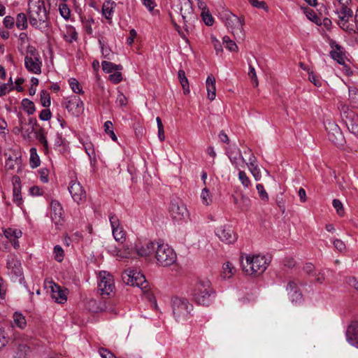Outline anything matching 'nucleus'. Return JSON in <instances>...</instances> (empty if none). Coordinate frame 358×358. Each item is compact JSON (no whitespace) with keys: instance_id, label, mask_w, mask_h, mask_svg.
<instances>
[{"instance_id":"f257e3e1","label":"nucleus","mask_w":358,"mask_h":358,"mask_svg":"<svg viewBox=\"0 0 358 358\" xmlns=\"http://www.w3.org/2000/svg\"><path fill=\"white\" fill-rule=\"evenodd\" d=\"M267 265L266 258L261 255H248L246 257L245 262H242L244 273L255 276L262 274L266 271Z\"/></svg>"},{"instance_id":"f03ea898","label":"nucleus","mask_w":358,"mask_h":358,"mask_svg":"<svg viewBox=\"0 0 358 358\" xmlns=\"http://www.w3.org/2000/svg\"><path fill=\"white\" fill-rule=\"evenodd\" d=\"M213 293L214 292L209 280L200 281L195 286L193 299L199 305H208Z\"/></svg>"},{"instance_id":"7ed1b4c3","label":"nucleus","mask_w":358,"mask_h":358,"mask_svg":"<svg viewBox=\"0 0 358 358\" xmlns=\"http://www.w3.org/2000/svg\"><path fill=\"white\" fill-rule=\"evenodd\" d=\"M29 17L30 23L33 25L45 22L47 13L43 0L31 1L29 3Z\"/></svg>"},{"instance_id":"20e7f679","label":"nucleus","mask_w":358,"mask_h":358,"mask_svg":"<svg viewBox=\"0 0 358 358\" xmlns=\"http://www.w3.org/2000/svg\"><path fill=\"white\" fill-rule=\"evenodd\" d=\"M155 257L157 264L162 266H171L176 261V254L174 250L164 243L158 245Z\"/></svg>"},{"instance_id":"39448f33","label":"nucleus","mask_w":358,"mask_h":358,"mask_svg":"<svg viewBox=\"0 0 358 358\" xmlns=\"http://www.w3.org/2000/svg\"><path fill=\"white\" fill-rule=\"evenodd\" d=\"M122 280L127 285L131 286H137L144 292H148V283L143 274L140 271L131 270L125 271L122 273Z\"/></svg>"},{"instance_id":"423d86ee","label":"nucleus","mask_w":358,"mask_h":358,"mask_svg":"<svg viewBox=\"0 0 358 358\" xmlns=\"http://www.w3.org/2000/svg\"><path fill=\"white\" fill-rule=\"evenodd\" d=\"M193 306L186 299L175 296L172 299V309L174 317L177 320L187 318Z\"/></svg>"},{"instance_id":"0eeeda50","label":"nucleus","mask_w":358,"mask_h":358,"mask_svg":"<svg viewBox=\"0 0 358 358\" xmlns=\"http://www.w3.org/2000/svg\"><path fill=\"white\" fill-rule=\"evenodd\" d=\"M324 126L327 131L329 141H331L338 148L343 147L345 140L338 124L331 120L327 119L324 121Z\"/></svg>"},{"instance_id":"6e6552de","label":"nucleus","mask_w":358,"mask_h":358,"mask_svg":"<svg viewBox=\"0 0 358 358\" xmlns=\"http://www.w3.org/2000/svg\"><path fill=\"white\" fill-rule=\"evenodd\" d=\"M169 213L171 217L176 221L183 220L189 216L185 204L179 198H173L171 200Z\"/></svg>"},{"instance_id":"1a4fd4ad","label":"nucleus","mask_w":358,"mask_h":358,"mask_svg":"<svg viewBox=\"0 0 358 358\" xmlns=\"http://www.w3.org/2000/svg\"><path fill=\"white\" fill-rule=\"evenodd\" d=\"M226 24L233 35L236 38L243 37V24L244 20L231 13L229 14L226 18Z\"/></svg>"},{"instance_id":"9d476101","label":"nucleus","mask_w":358,"mask_h":358,"mask_svg":"<svg viewBox=\"0 0 358 358\" xmlns=\"http://www.w3.org/2000/svg\"><path fill=\"white\" fill-rule=\"evenodd\" d=\"M99 289L102 296H109L115 288L113 276L106 271L99 273Z\"/></svg>"},{"instance_id":"9b49d317","label":"nucleus","mask_w":358,"mask_h":358,"mask_svg":"<svg viewBox=\"0 0 358 358\" xmlns=\"http://www.w3.org/2000/svg\"><path fill=\"white\" fill-rule=\"evenodd\" d=\"M342 120L345 122L349 131L358 138V117L352 110H345L341 114Z\"/></svg>"},{"instance_id":"f8f14e48","label":"nucleus","mask_w":358,"mask_h":358,"mask_svg":"<svg viewBox=\"0 0 358 358\" xmlns=\"http://www.w3.org/2000/svg\"><path fill=\"white\" fill-rule=\"evenodd\" d=\"M69 191L74 201L78 203L85 201L87 199L85 190L80 183L76 180L70 182Z\"/></svg>"},{"instance_id":"ddd939ff","label":"nucleus","mask_w":358,"mask_h":358,"mask_svg":"<svg viewBox=\"0 0 358 358\" xmlns=\"http://www.w3.org/2000/svg\"><path fill=\"white\" fill-rule=\"evenodd\" d=\"M216 235L222 242L227 244H232L237 239L236 234L234 232L233 229L227 225L217 228Z\"/></svg>"},{"instance_id":"4468645a","label":"nucleus","mask_w":358,"mask_h":358,"mask_svg":"<svg viewBox=\"0 0 358 358\" xmlns=\"http://www.w3.org/2000/svg\"><path fill=\"white\" fill-rule=\"evenodd\" d=\"M65 107L73 115L79 116L83 110V101L78 96H73L65 103Z\"/></svg>"},{"instance_id":"2eb2a0df","label":"nucleus","mask_w":358,"mask_h":358,"mask_svg":"<svg viewBox=\"0 0 358 358\" xmlns=\"http://www.w3.org/2000/svg\"><path fill=\"white\" fill-rule=\"evenodd\" d=\"M63 209L60 203L55 200L52 201L50 204V217L56 225L62 224L64 221Z\"/></svg>"},{"instance_id":"dca6fc26","label":"nucleus","mask_w":358,"mask_h":358,"mask_svg":"<svg viewBox=\"0 0 358 358\" xmlns=\"http://www.w3.org/2000/svg\"><path fill=\"white\" fill-rule=\"evenodd\" d=\"M110 222L113 229V235L117 241L122 242L125 240V233L122 227H120V222L115 215H110Z\"/></svg>"},{"instance_id":"f3484780","label":"nucleus","mask_w":358,"mask_h":358,"mask_svg":"<svg viewBox=\"0 0 358 358\" xmlns=\"http://www.w3.org/2000/svg\"><path fill=\"white\" fill-rule=\"evenodd\" d=\"M52 290V296L59 303H64L67 300L66 289H62L59 285L52 282L50 286Z\"/></svg>"},{"instance_id":"a211bd4d","label":"nucleus","mask_w":358,"mask_h":358,"mask_svg":"<svg viewBox=\"0 0 358 358\" xmlns=\"http://www.w3.org/2000/svg\"><path fill=\"white\" fill-rule=\"evenodd\" d=\"M25 67L29 72L35 74L41 73L42 62L40 57L24 58Z\"/></svg>"},{"instance_id":"6ab92c4d","label":"nucleus","mask_w":358,"mask_h":358,"mask_svg":"<svg viewBox=\"0 0 358 358\" xmlns=\"http://www.w3.org/2000/svg\"><path fill=\"white\" fill-rule=\"evenodd\" d=\"M4 235L15 249L19 248L20 244L17 239L22 236V231L20 230L8 228L4 231Z\"/></svg>"},{"instance_id":"aec40b11","label":"nucleus","mask_w":358,"mask_h":358,"mask_svg":"<svg viewBox=\"0 0 358 358\" xmlns=\"http://www.w3.org/2000/svg\"><path fill=\"white\" fill-rule=\"evenodd\" d=\"M348 341L352 345L358 347V323L350 324L346 332Z\"/></svg>"},{"instance_id":"412c9836","label":"nucleus","mask_w":358,"mask_h":358,"mask_svg":"<svg viewBox=\"0 0 358 358\" xmlns=\"http://www.w3.org/2000/svg\"><path fill=\"white\" fill-rule=\"evenodd\" d=\"M13 180V200L17 206H20L22 203V197L20 178L14 177Z\"/></svg>"},{"instance_id":"4be33fe9","label":"nucleus","mask_w":358,"mask_h":358,"mask_svg":"<svg viewBox=\"0 0 358 358\" xmlns=\"http://www.w3.org/2000/svg\"><path fill=\"white\" fill-rule=\"evenodd\" d=\"M155 249V245L152 242L146 241L141 245H136L137 254L141 257H148L151 255Z\"/></svg>"},{"instance_id":"5701e85b","label":"nucleus","mask_w":358,"mask_h":358,"mask_svg":"<svg viewBox=\"0 0 358 358\" xmlns=\"http://www.w3.org/2000/svg\"><path fill=\"white\" fill-rule=\"evenodd\" d=\"M215 78L213 75H209L206 79L207 97L210 101H213L216 96Z\"/></svg>"},{"instance_id":"b1692460","label":"nucleus","mask_w":358,"mask_h":358,"mask_svg":"<svg viewBox=\"0 0 358 358\" xmlns=\"http://www.w3.org/2000/svg\"><path fill=\"white\" fill-rule=\"evenodd\" d=\"M13 321L11 323L13 327H17L20 329H24L27 325V321L23 315L20 313L15 312L13 316Z\"/></svg>"},{"instance_id":"393cba45","label":"nucleus","mask_w":358,"mask_h":358,"mask_svg":"<svg viewBox=\"0 0 358 358\" xmlns=\"http://www.w3.org/2000/svg\"><path fill=\"white\" fill-rule=\"evenodd\" d=\"M236 273L235 267L229 262L223 264L221 276L224 279L231 278Z\"/></svg>"},{"instance_id":"a878e982","label":"nucleus","mask_w":358,"mask_h":358,"mask_svg":"<svg viewBox=\"0 0 358 358\" xmlns=\"http://www.w3.org/2000/svg\"><path fill=\"white\" fill-rule=\"evenodd\" d=\"M115 6V3L113 1H106L102 6V13L108 20L111 18V15Z\"/></svg>"},{"instance_id":"bb28decb","label":"nucleus","mask_w":358,"mask_h":358,"mask_svg":"<svg viewBox=\"0 0 358 358\" xmlns=\"http://www.w3.org/2000/svg\"><path fill=\"white\" fill-rule=\"evenodd\" d=\"M113 255L119 259L130 258L131 257L130 249L125 246H123L122 248L115 249L113 251Z\"/></svg>"},{"instance_id":"cd10ccee","label":"nucleus","mask_w":358,"mask_h":358,"mask_svg":"<svg viewBox=\"0 0 358 358\" xmlns=\"http://www.w3.org/2000/svg\"><path fill=\"white\" fill-rule=\"evenodd\" d=\"M178 78L182 85L183 93L185 94H187L189 93V81L185 76V72L184 70H179L178 71Z\"/></svg>"},{"instance_id":"c85d7f7f","label":"nucleus","mask_w":358,"mask_h":358,"mask_svg":"<svg viewBox=\"0 0 358 358\" xmlns=\"http://www.w3.org/2000/svg\"><path fill=\"white\" fill-rule=\"evenodd\" d=\"M296 261L293 257H285L282 261L283 271L292 270L296 266Z\"/></svg>"},{"instance_id":"c756f323","label":"nucleus","mask_w":358,"mask_h":358,"mask_svg":"<svg viewBox=\"0 0 358 358\" xmlns=\"http://www.w3.org/2000/svg\"><path fill=\"white\" fill-rule=\"evenodd\" d=\"M102 69L106 73H111L114 71H120L122 69V66L120 64H115L112 62L103 61L101 64Z\"/></svg>"},{"instance_id":"7c9ffc66","label":"nucleus","mask_w":358,"mask_h":358,"mask_svg":"<svg viewBox=\"0 0 358 358\" xmlns=\"http://www.w3.org/2000/svg\"><path fill=\"white\" fill-rule=\"evenodd\" d=\"M339 13V18L342 22L348 21L352 16V10L346 4L341 5Z\"/></svg>"},{"instance_id":"2f4dec72","label":"nucleus","mask_w":358,"mask_h":358,"mask_svg":"<svg viewBox=\"0 0 358 358\" xmlns=\"http://www.w3.org/2000/svg\"><path fill=\"white\" fill-rule=\"evenodd\" d=\"M234 203L238 204V207L242 211L248 210L250 206V199L245 195L241 196V201L239 203L238 202V199L236 198H234Z\"/></svg>"},{"instance_id":"473e14b6","label":"nucleus","mask_w":358,"mask_h":358,"mask_svg":"<svg viewBox=\"0 0 358 358\" xmlns=\"http://www.w3.org/2000/svg\"><path fill=\"white\" fill-rule=\"evenodd\" d=\"M336 50H331L330 55L331 57L336 60L340 64H344L345 59L343 54L340 52L341 46L339 45H336Z\"/></svg>"},{"instance_id":"72a5a7b5","label":"nucleus","mask_w":358,"mask_h":358,"mask_svg":"<svg viewBox=\"0 0 358 358\" xmlns=\"http://www.w3.org/2000/svg\"><path fill=\"white\" fill-rule=\"evenodd\" d=\"M201 199L202 203L205 206H209L212 203V195L210 194L208 188L205 187L202 189L201 193Z\"/></svg>"},{"instance_id":"f704fd0d","label":"nucleus","mask_w":358,"mask_h":358,"mask_svg":"<svg viewBox=\"0 0 358 358\" xmlns=\"http://www.w3.org/2000/svg\"><path fill=\"white\" fill-rule=\"evenodd\" d=\"M223 43L225 44V48L231 52H238V48L236 43L230 39L228 36H225L222 38Z\"/></svg>"},{"instance_id":"c9c22d12","label":"nucleus","mask_w":358,"mask_h":358,"mask_svg":"<svg viewBox=\"0 0 358 358\" xmlns=\"http://www.w3.org/2000/svg\"><path fill=\"white\" fill-rule=\"evenodd\" d=\"M20 164V158L15 157V158H13L12 157H8L6 159L5 167L6 170H14L16 166H18Z\"/></svg>"},{"instance_id":"e433bc0d","label":"nucleus","mask_w":358,"mask_h":358,"mask_svg":"<svg viewBox=\"0 0 358 358\" xmlns=\"http://www.w3.org/2000/svg\"><path fill=\"white\" fill-rule=\"evenodd\" d=\"M40 164V159L34 148L30 150V165L32 168H36Z\"/></svg>"},{"instance_id":"4c0bfd02","label":"nucleus","mask_w":358,"mask_h":358,"mask_svg":"<svg viewBox=\"0 0 358 358\" xmlns=\"http://www.w3.org/2000/svg\"><path fill=\"white\" fill-rule=\"evenodd\" d=\"M16 26L21 30H24L27 27V16L24 13H20L17 16Z\"/></svg>"},{"instance_id":"58836bf2","label":"nucleus","mask_w":358,"mask_h":358,"mask_svg":"<svg viewBox=\"0 0 358 358\" xmlns=\"http://www.w3.org/2000/svg\"><path fill=\"white\" fill-rule=\"evenodd\" d=\"M22 104L24 109L27 111V113L29 115H31L35 112V106L31 101L27 99H24L22 100Z\"/></svg>"},{"instance_id":"ea45409f","label":"nucleus","mask_w":358,"mask_h":358,"mask_svg":"<svg viewBox=\"0 0 358 358\" xmlns=\"http://www.w3.org/2000/svg\"><path fill=\"white\" fill-rule=\"evenodd\" d=\"M257 190L259 194V196L262 201L267 202L269 199L268 194L266 192L264 186L261 184H257L256 186Z\"/></svg>"},{"instance_id":"a19ab883","label":"nucleus","mask_w":358,"mask_h":358,"mask_svg":"<svg viewBox=\"0 0 358 358\" xmlns=\"http://www.w3.org/2000/svg\"><path fill=\"white\" fill-rule=\"evenodd\" d=\"M250 163H249V167L250 169V171L252 174L253 175L255 179L256 180H259L261 178V173L259 169L257 167V165H255V164L252 162V159H250Z\"/></svg>"},{"instance_id":"79ce46f5","label":"nucleus","mask_w":358,"mask_h":358,"mask_svg":"<svg viewBox=\"0 0 358 358\" xmlns=\"http://www.w3.org/2000/svg\"><path fill=\"white\" fill-rule=\"evenodd\" d=\"M41 103L43 107H48L50 105V96L45 90L41 92Z\"/></svg>"},{"instance_id":"37998d69","label":"nucleus","mask_w":358,"mask_h":358,"mask_svg":"<svg viewBox=\"0 0 358 358\" xmlns=\"http://www.w3.org/2000/svg\"><path fill=\"white\" fill-rule=\"evenodd\" d=\"M69 85L72 90L77 94H83V92L80 86L79 82L76 78H71L69 80Z\"/></svg>"},{"instance_id":"c03bdc74","label":"nucleus","mask_w":358,"mask_h":358,"mask_svg":"<svg viewBox=\"0 0 358 358\" xmlns=\"http://www.w3.org/2000/svg\"><path fill=\"white\" fill-rule=\"evenodd\" d=\"M186 5L187 6V7H189V11L187 13H182V8L180 9V14H181V17L183 20V22H184V28L187 31H188V28H187V25L186 24V22H187V18L188 19H191L193 16V13L191 10V8L189 7V4L188 3H186Z\"/></svg>"},{"instance_id":"a18cd8bd","label":"nucleus","mask_w":358,"mask_h":358,"mask_svg":"<svg viewBox=\"0 0 358 358\" xmlns=\"http://www.w3.org/2000/svg\"><path fill=\"white\" fill-rule=\"evenodd\" d=\"M332 204H333V206L336 210L338 215L339 216H343L345 214V210H344V208H343V206L341 201L338 199H335L333 200Z\"/></svg>"},{"instance_id":"49530a36","label":"nucleus","mask_w":358,"mask_h":358,"mask_svg":"<svg viewBox=\"0 0 358 358\" xmlns=\"http://www.w3.org/2000/svg\"><path fill=\"white\" fill-rule=\"evenodd\" d=\"M238 178L241 180L242 185L245 187H248L250 186L251 182L249 178L247 176L246 173L243 171H240L238 173Z\"/></svg>"},{"instance_id":"de8ad7c7","label":"nucleus","mask_w":358,"mask_h":358,"mask_svg":"<svg viewBox=\"0 0 358 358\" xmlns=\"http://www.w3.org/2000/svg\"><path fill=\"white\" fill-rule=\"evenodd\" d=\"M249 70L250 71L248 72V76L250 78L251 81L252 82L254 86L257 87L259 85V82H258V78H257V76L255 69L253 66H250Z\"/></svg>"},{"instance_id":"09e8293b","label":"nucleus","mask_w":358,"mask_h":358,"mask_svg":"<svg viewBox=\"0 0 358 358\" xmlns=\"http://www.w3.org/2000/svg\"><path fill=\"white\" fill-rule=\"evenodd\" d=\"M248 1L250 2V3L255 7V8H262L265 10H268V6L266 4V3L264 1H258V0H248Z\"/></svg>"},{"instance_id":"8fccbe9b","label":"nucleus","mask_w":358,"mask_h":358,"mask_svg":"<svg viewBox=\"0 0 358 358\" xmlns=\"http://www.w3.org/2000/svg\"><path fill=\"white\" fill-rule=\"evenodd\" d=\"M8 343V338L5 330L0 327V349L4 348Z\"/></svg>"},{"instance_id":"3c124183","label":"nucleus","mask_w":358,"mask_h":358,"mask_svg":"<svg viewBox=\"0 0 358 358\" xmlns=\"http://www.w3.org/2000/svg\"><path fill=\"white\" fill-rule=\"evenodd\" d=\"M34 58V57H40L38 52L36 49L33 46H28L27 50V55L24 58Z\"/></svg>"},{"instance_id":"603ef678","label":"nucleus","mask_w":358,"mask_h":358,"mask_svg":"<svg viewBox=\"0 0 358 358\" xmlns=\"http://www.w3.org/2000/svg\"><path fill=\"white\" fill-rule=\"evenodd\" d=\"M108 79L113 83L117 84L122 80V76L120 72L117 71L113 74H110L108 77Z\"/></svg>"},{"instance_id":"864d4df0","label":"nucleus","mask_w":358,"mask_h":358,"mask_svg":"<svg viewBox=\"0 0 358 358\" xmlns=\"http://www.w3.org/2000/svg\"><path fill=\"white\" fill-rule=\"evenodd\" d=\"M54 252L55 255V259L59 262H62L64 257L63 249L60 246L56 245L54 248Z\"/></svg>"},{"instance_id":"5fc2aeb1","label":"nucleus","mask_w":358,"mask_h":358,"mask_svg":"<svg viewBox=\"0 0 358 358\" xmlns=\"http://www.w3.org/2000/svg\"><path fill=\"white\" fill-rule=\"evenodd\" d=\"M59 11L61 13V15L65 18L69 19L70 17V10L65 3H61L59 5Z\"/></svg>"},{"instance_id":"6e6d98bb","label":"nucleus","mask_w":358,"mask_h":358,"mask_svg":"<svg viewBox=\"0 0 358 358\" xmlns=\"http://www.w3.org/2000/svg\"><path fill=\"white\" fill-rule=\"evenodd\" d=\"M289 295L292 303L301 302L302 299V294L299 290H294V292Z\"/></svg>"},{"instance_id":"4d7b16f0","label":"nucleus","mask_w":358,"mask_h":358,"mask_svg":"<svg viewBox=\"0 0 358 358\" xmlns=\"http://www.w3.org/2000/svg\"><path fill=\"white\" fill-rule=\"evenodd\" d=\"M211 42L217 54H219L220 52L222 53L223 52V48L221 43L215 36H211Z\"/></svg>"},{"instance_id":"13d9d810","label":"nucleus","mask_w":358,"mask_h":358,"mask_svg":"<svg viewBox=\"0 0 358 358\" xmlns=\"http://www.w3.org/2000/svg\"><path fill=\"white\" fill-rule=\"evenodd\" d=\"M334 247L341 252L346 250V246L344 242L340 239H336L333 243Z\"/></svg>"},{"instance_id":"bf43d9fd","label":"nucleus","mask_w":358,"mask_h":358,"mask_svg":"<svg viewBox=\"0 0 358 358\" xmlns=\"http://www.w3.org/2000/svg\"><path fill=\"white\" fill-rule=\"evenodd\" d=\"M346 282L350 287H353L358 292V280L354 276H350L346 278Z\"/></svg>"},{"instance_id":"052dcab7","label":"nucleus","mask_w":358,"mask_h":358,"mask_svg":"<svg viewBox=\"0 0 358 358\" xmlns=\"http://www.w3.org/2000/svg\"><path fill=\"white\" fill-rule=\"evenodd\" d=\"M294 290H298L297 284L293 280H289L286 287L287 294L293 293Z\"/></svg>"},{"instance_id":"680f3d73","label":"nucleus","mask_w":358,"mask_h":358,"mask_svg":"<svg viewBox=\"0 0 358 358\" xmlns=\"http://www.w3.org/2000/svg\"><path fill=\"white\" fill-rule=\"evenodd\" d=\"M99 354L102 358H116V357L109 350L106 348H101Z\"/></svg>"},{"instance_id":"e2e57ef3","label":"nucleus","mask_w":358,"mask_h":358,"mask_svg":"<svg viewBox=\"0 0 358 358\" xmlns=\"http://www.w3.org/2000/svg\"><path fill=\"white\" fill-rule=\"evenodd\" d=\"M39 117L41 120L46 121L49 120L51 117V112L49 109H43L39 115Z\"/></svg>"},{"instance_id":"0e129e2a","label":"nucleus","mask_w":358,"mask_h":358,"mask_svg":"<svg viewBox=\"0 0 358 358\" xmlns=\"http://www.w3.org/2000/svg\"><path fill=\"white\" fill-rule=\"evenodd\" d=\"M203 20L205 24L208 26H211L213 23V18L212 15L209 13H202Z\"/></svg>"},{"instance_id":"69168bd1","label":"nucleus","mask_w":358,"mask_h":358,"mask_svg":"<svg viewBox=\"0 0 358 358\" xmlns=\"http://www.w3.org/2000/svg\"><path fill=\"white\" fill-rule=\"evenodd\" d=\"M117 103L120 106H125L127 104V98L120 92L117 97Z\"/></svg>"},{"instance_id":"338daca9","label":"nucleus","mask_w":358,"mask_h":358,"mask_svg":"<svg viewBox=\"0 0 358 358\" xmlns=\"http://www.w3.org/2000/svg\"><path fill=\"white\" fill-rule=\"evenodd\" d=\"M308 79L310 82H312L317 87L321 86V81L318 78H317L316 76L314 75V73L312 71H308Z\"/></svg>"},{"instance_id":"774afa93","label":"nucleus","mask_w":358,"mask_h":358,"mask_svg":"<svg viewBox=\"0 0 358 358\" xmlns=\"http://www.w3.org/2000/svg\"><path fill=\"white\" fill-rule=\"evenodd\" d=\"M34 133L36 134V138L40 143H41L42 141H43L46 139V138L44 135V131H43V128L41 127L39 129L34 131Z\"/></svg>"}]
</instances>
